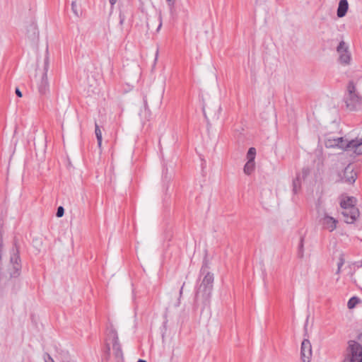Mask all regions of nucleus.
Masks as SVG:
<instances>
[{"label": "nucleus", "mask_w": 362, "mask_h": 362, "mask_svg": "<svg viewBox=\"0 0 362 362\" xmlns=\"http://www.w3.org/2000/svg\"><path fill=\"white\" fill-rule=\"evenodd\" d=\"M344 100L350 110H355L362 105V96L358 91L356 83L353 81L348 83Z\"/></svg>", "instance_id": "1"}, {"label": "nucleus", "mask_w": 362, "mask_h": 362, "mask_svg": "<svg viewBox=\"0 0 362 362\" xmlns=\"http://www.w3.org/2000/svg\"><path fill=\"white\" fill-rule=\"evenodd\" d=\"M358 339L359 342L349 341L347 353L343 362H362V332Z\"/></svg>", "instance_id": "2"}, {"label": "nucleus", "mask_w": 362, "mask_h": 362, "mask_svg": "<svg viewBox=\"0 0 362 362\" xmlns=\"http://www.w3.org/2000/svg\"><path fill=\"white\" fill-rule=\"evenodd\" d=\"M213 283L214 275L207 272L197 291L196 298H199L202 296L204 300H208L213 289Z\"/></svg>", "instance_id": "3"}, {"label": "nucleus", "mask_w": 362, "mask_h": 362, "mask_svg": "<svg viewBox=\"0 0 362 362\" xmlns=\"http://www.w3.org/2000/svg\"><path fill=\"white\" fill-rule=\"evenodd\" d=\"M49 66V58L48 48L46 49V53L44 59L43 73L40 81L37 83V89L40 95H45L49 92V83L47 79V71Z\"/></svg>", "instance_id": "4"}, {"label": "nucleus", "mask_w": 362, "mask_h": 362, "mask_svg": "<svg viewBox=\"0 0 362 362\" xmlns=\"http://www.w3.org/2000/svg\"><path fill=\"white\" fill-rule=\"evenodd\" d=\"M109 338L112 339V350L115 358L117 361L123 359V352L116 331L112 329L109 333Z\"/></svg>", "instance_id": "5"}, {"label": "nucleus", "mask_w": 362, "mask_h": 362, "mask_svg": "<svg viewBox=\"0 0 362 362\" xmlns=\"http://www.w3.org/2000/svg\"><path fill=\"white\" fill-rule=\"evenodd\" d=\"M202 110L205 118L209 121V118L212 120L218 119L221 108L219 105L216 104L214 105L213 108L212 107L204 105Z\"/></svg>", "instance_id": "6"}, {"label": "nucleus", "mask_w": 362, "mask_h": 362, "mask_svg": "<svg viewBox=\"0 0 362 362\" xmlns=\"http://www.w3.org/2000/svg\"><path fill=\"white\" fill-rule=\"evenodd\" d=\"M342 215L344 217L345 222L353 223L359 216V211L356 207H349V209H343Z\"/></svg>", "instance_id": "7"}, {"label": "nucleus", "mask_w": 362, "mask_h": 362, "mask_svg": "<svg viewBox=\"0 0 362 362\" xmlns=\"http://www.w3.org/2000/svg\"><path fill=\"white\" fill-rule=\"evenodd\" d=\"M301 359L303 362H309L312 356L311 344L309 340L304 339L301 344Z\"/></svg>", "instance_id": "8"}, {"label": "nucleus", "mask_w": 362, "mask_h": 362, "mask_svg": "<svg viewBox=\"0 0 362 362\" xmlns=\"http://www.w3.org/2000/svg\"><path fill=\"white\" fill-rule=\"evenodd\" d=\"M356 177V173L354 170V168L349 165L345 168L341 179L343 182L353 184L355 182Z\"/></svg>", "instance_id": "9"}, {"label": "nucleus", "mask_w": 362, "mask_h": 362, "mask_svg": "<svg viewBox=\"0 0 362 362\" xmlns=\"http://www.w3.org/2000/svg\"><path fill=\"white\" fill-rule=\"evenodd\" d=\"M27 37L31 41H36L39 37V31L35 22L32 21L27 28Z\"/></svg>", "instance_id": "10"}, {"label": "nucleus", "mask_w": 362, "mask_h": 362, "mask_svg": "<svg viewBox=\"0 0 362 362\" xmlns=\"http://www.w3.org/2000/svg\"><path fill=\"white\" fill-rule=\"evenodd\" d=\"M337 221L334 218L325 216L322 219V226L325 229L333 231L337 227Z\"/></svg>", "instance_id": "11"}, {"label": "nucleus", "mask_w": 362, "mask_h": 362, "mask_svg": "<svg viewBox=\"0 0 362 362\" xmlns=\"http://www.w3.org/2000/svg\"><path fill=\"white\" fill-rule=\"evenodd\" d=\"M346 146L351 148L357 154H362V137L360 139L356 137V139L351 140Z\"/></svg>", "instance_id": "12"}, {"label": "nucleus", "mask_w": 362, "mask_h": 362, "mask_svg": "<svg viewBox=\"0 0 362 362\" xmlns=\"http://www.w3.org/2000/svg\"><path fill=\"white\" fill-rule=\"evenodd\" d=\"M324 156L320 151H316L314 153L313 164L317 170H320L324 165Z\"/></svg>", "instance_id": "13"}, {"label": "nucleus", "mask_w": 362, "mask_h": 362, "mask_svg": "<svg viewBox=\"0 0 362 362\" xmlns=\"http://www.w3.org/2000/svg\"><path fill=\"white\" fill-rule=\"evenodd\" d=\"M348 8L349 4L347 0H340L337 12V16L339 18L344 17L348 11Z\"/></svg>", "instance_id": "14"}, {"label": "nucleus", "mask_w": 362, "mask_h": 362, "mask_svg": "<svg viewBox=\"0 0 362 362\" xmlns=\"http://www.w3.org/2000/svg\"><path fill=\"white\" fill-rule=\"evenodd\" d=\"M356 199L353 197H346V199L341 202L340 205L343 209H349L355 206Z\"/></svg>", "instance_id": "15"}, {"label": "nucleus", "mask_w": 362, "mask_h": 362, "mask_svg": "<svg viewBox=\"0 0 362 362\" xmlns=\"http://www.w3.org/2000/svg\"><path fill=\"white\" fill-rule=\"evenodd\" d=\"M351 54L349 51L344 53V54H341L339 56V61L341 64L347 65L349 64L351 62Z\"/></svg>", "instance_id": "16"}, {"label": "nucleus", "mask_w": 362, "mask_h": 362, "mask_svg": "<svg viewBox=\"0 0 362 362\" xmlns=\"http://www.w3.org/2000/svg\"><path fill=\"white\" fill-rule=\"evenodd\" d=\"M347 51H349V47L344 41H341L337 47V52L339 54V56L344 54Z\"/></svg>", "instance_id": "17"}, {"label": "nucleus", "mask_w": 362, "mask_h": 362, "mask_svg": "<svg viewBox=\"0 0 362 362\" xmlns=\"http://www.w3.org/2000/svg\"><path fill=\"white\" fill-rule=\"evenodd\" d=\"M255 170V162L247 161L244 166V173L246 175H250Z\"/></svg>", "instance_id": "18"}, {"label": "nucleus", "mask_w": 362, "mask_h": 362, "mask_svg": "<svg viewBox=\"0 0 362 362\" xmlns=\"http://www.w3.org/2000/svg\"><path fill=\"white\" fill-rule=\"evenodd\" d=\"M304 257V238H300V243L298 247V257L302 259Z\"/></svg>", "instance_id": "19"}, {"label": "nucleus", "mask_w": 362, "mask_h": 362, "mask_svg": "<svg viewBox=\"0 0 362 362\" xmlns=\"http://www.w3.org/2000/svg\"><path fill=\"white\" fill-rule=\"evenodd\" d=\"M338 141L337 137L334 138L332 139H327V141H325V146L327 148L337 147L338 144H340V142H341V141Z\"/></svg>", "instance_id": "20"}, {"label": "nucleus", "mask_w": 362, "mask_h": 362, "mask_svg": "<svg viewBox=\"0 0 362 362\" xmlns=\"http://www.w3.org/2000/svg\"><path fill=\"white\" fill-rule=\"evenodd\" d=\"M337 141H341L340 144H338L337 147L341 149H349L352 150L351 148L346 146V144H349L351 141L344 140V137H337Z\"/></svg>", "instance_id": "21"}, {"label": "nucleus", "mask_w": 362, "mask_h": 362, "mask_svg": "<svg viewBox=\"0 0 362 362\" xmlns=\"http://www.w3.org/2000/svg\"><path fill=\"white\" fill-rule=\"evenodd\" d=\"M360 302L361 300L358 297L354 296L349 300L347 306L349 309H352Z\"/></svg>", "instance_id": "22"}, {"label": "nucleus", "mask_w": 362, "mask_h": 362, "mask_svg": "<svg viewBox=\"0 0 362 362\" xmlns=\"http://www.w3.org/2000/svg\"><path fill=\"white\" fill-rule=\"evenodd\" d=\"M300 175L296 176V178L293 181V191L296 194L300 187Z\"/></svg>", "instance_id": "23"}, {"label": "nucleus", "mask_w": 362, "mask_h": 362, "mask_svg": "<svg viewBox=\"0 0 362 362\" xmlns=\"http://www.w3.org/2000/svg\"><path fill=\"white\" fill-rule=\"evenodd\" d=\"M71 10H72V12L74 13V14L76 17H79L82 14V11H81V8L77 6L76 1H72V3H71Z\"/></svg>", "instance_id": "24"}, {"label": "nucleus", "mask_w": 362, "mask_h": 362, "mask_svg": "<svg viewBox=\"0 0 362 362\" xmlns=\"http://www.w3.org/2000/svg\"><path fill=\"white\" fill-rule=\"evenodd\" d=\"M255 155L256 149L253 147L250 148L247 153V161L255 162Z\"/></svg>", "instance_id": "25"}, {"label": "nucleus", "mask_w": 362, "mask_h": 362, "mask_svg": "<svg viewBox=\"0 0 362 362\" xmlns=\"http://www.w3.org/2000/svg\"><path fill=\"white\" fill-rule=\"evenodd\" d=\"M310 173V170L308 167L303 168L302 170V178L305 179Z\"/></svg>", "instance_id": "26"}, {"label": "nucleus", "mask_w": 362, "mask_h": 362, "mask_svg": "<svg viewBox=\"0 0 362 362\" xmlns=\"http://www.w3.org/2000/svg\"><path fill=\"white\" fill-rule=\"evenodd\" d=\"M64 214V209L63 208V206H59L57 210L56 216L58 218H60V217L63 216Z\"/></svg>", "instance_id": "27"}, {"label": "nucleus", "mask_w": 362, "mask_h": 362, "mask_svg": "<svg viewBox=\"0 0 362 362\" xmlns=\"http://www.w3.org/2000/svg\"><path fill=\"white\" fill-rule=\"evenodd\" d=\"M44 359L45 362H54L53 358L50 356V355L47 353L44 354Z\"/></svg>", "instance_id": "28"}, {"label": "nucleus", "mask_w": 362, "mask_h": 362, "mask_svg": "<svg viewBox=\"0 0 362 362\" xmlns=\"http://www.w3.org/2000/svg\"><path fill=\"white\" fill-rule=\"evenodd\" d=\"M95 136H102V132L100 129V127L97 124H95Z\"/></svg>", "instance_id": "29"}, {"label": "nucleus", "mask_w": 362, "mask_h": 362, "mask_svg": "<svg viewBox=\"0 0 362 362\" xmlns=\"http://www.w3.org/2000/svg\"><path fill=\"white\" fill-rule=\"evenodd\" d=\"M105 353L107 354V356L109 357L110 356V347L109 344H106Z\"/></svg>", "instance_id": "30"}, {"label": "nucleus", "mask_w": 362, "mask_h": 362, "mask_svg": "<svg viewBox=\"0 0 362 362\" xmlns=\"http://www.w3.org/2000/svg\"><path fill=\"white\" fill-rule=\"evenodd\" d=\"M15 92H16V95L18 97L21 98L23 96V94H22L21 91L19 90L18 88H16V91Z\"/></svg>", "instance_id": "31"}, {"label": "nucleus", "mask_w": 362, "mask_h": 362, "mask_svg": "<svg viewBox=\"0 0 362 362\" xmlns=\"http://www.w3.org/2000/svg\"><path fill=\"white\" fill-rule=\"evenodd\" d=\"M344 264V261L343 259H341L340 262L338 263V269H337V273H339L340 272V269H341V266Z\"/></svg>", "instance_id": "32"}, {"label": "nucleus", "mask_w": 362, "mask_h": 362, "mask_svg": "<svg viewBox=\"0 0 362 362\" xmlns=\"http://www.w3.org/2000/svg\"><path fill=\"white\" fill-rule=\"evenodd\" d=\"M124 17L121 13L119 14V23L122 25L124 23Z\"/></svg>", "instance_id": "33"}, {"label": "nucleus", "mask_w": 362, "mask_h": 362, "mask_svg": "<svg viewBox=\"0 0 362 362\" xmlns=\"http://www.w3.org/2000/svg\"><path fill=\"white\" fill-rule=\"evenodd\" d=\"M102 139H103V137H97L98 144V146H99V147H100V146H101V144H102Z\"/></svg>", "instance_id": "34"}, {"label": "nucleus", "mask_w": 362, "mask_h": 362, "mask_svg": "<svg viewBox=\"0 0 362 362\" xmlns=\"http://www.w3.org/2000/svg\"><path fill=\"white\" fill-rule=\"evenodd\" d=\"M109 1L110 3L111 6H112L117 2V0H109Z\"/></svg>", "instance_id": "35"}, {"label": "nucleus", "mask_w": 362, "mask_h": 362, "mask_svg": "<svg viewBox=\"0 0 362 362\" xmlns=\"http://www.w3.org/2000/svg\"><path fill=\"white\" fill-rule=\"evenodd\" d=\"M170 6L173 5L175 0H167Z\"/></svg>", "instance_id": "36"}, {"label": "nucleus", "mask_w": 362, "mask_h": 362, "mask_svg": "<svg viewBox=\"0 0 362 362\" xmlns=\"http://www.w3.org/2000/svg\"><path fill=\"white\" fill-rule=\"evenodd\" d=\"M144 103L145 107H146V106H147V98H146V96L144 97Z\"/></svg>", "instance_id": "37"}, {"label": "nucleus", "mask_w": 362, "mask_h": 362, "mask_svg": "<svg viewBox=\"0 0 362 362\" xmlns=\"http://www.w3.org/2000/svg\"><path fill=\"white\" fill-rule=\"evenodd\" d=\"M332 125L334 127H335V128H337V127H338V124H337V122H332Z\"/></svg>", "instance_id": "38"}, {"label": "nucleus", "mask_w": 362, "mask_h": 362, "mask_svg": "<svg viewBox=\"0 0 362 362\" xmlns=\"http://www.w3.org/2000/svg\"><path fill=\"white\" fill-rule=\"evenodd\" d=\"M202 273H205V272H206V268H205V267H204V266H203V267H202Z\"/></svg>", "instance_id": "39"}, {"label": "nucleus", "mask_w": 362, "mask_h": 362, "mask_svg": "<svg viewBox=\"0 0 362 362\" xmlns=\"http://www.w3.org/2000/svg\"><path fill=\"white\" fill-rule=\"evenodd\" d=\"M158 56V49H157V51H156V58H155V61H156V60H157Z\"/></svg>", "instance_id": "40"}, {"label": "nucleus", "mask_w": 362, "mask_h": 362, "mask_svg": "<svg viewBox=\"0 0 362 362\" xmlns=\"http://www.w3.org/2000/svg\"><path fill=\"white\" fill-rule=\"evenodd\" d=\"M161 25H162V23H161V22H160V23H159V25H158V28H157V30H160V28H161Z\"/></svg>", "instance_id": "41"}, {"label": "nucleus", "mask_w": 362, "mask_h": 362, "mask_svg": "<svg viewBox=\"0 0 362 362\" xmlns=\"http://www.w3.org/2000/svg\"><path fill=\"white\" fill-rule=\"evenodd\" d=\"M137 362H146V361L143 360V359H139V361Z\"/></svg>", "instance_id": "42"}, {"label": "nucleus", "mask_w": 362, "mask_h": 362, "mask_svg": "<svg viewBox=\"0 0 362 362\" xmlns=\"http://www.w3.org/2000/svg\"><path fill=\"white\" fill-rule=\"evenodd\" d=\"M43 142L45 143V144L47 143L46 137L43 138Z\"/></svg>", "instance_id": "43"}, {"label": "nucleus", "mask_w": 362, "mask_h": 362, "mask_svg": "<svg viewBox=\"0 0 362 362\" xmlns=\"http://www.w3.org/2000/svg\"><path fill=\"white\" fill-rule=\"evenodd\" d=\"M337 132H330L329 134H337Z\"/></svg>", "instance_id": "44"}, {"label": "nucleus", "mask_w": 362, "mask_h": 362, "mask_svg": "<svg viewBox=\"0 0 362 362\" xmlns=\"http://www.w3.org/2000/svg\"><path fill=\"white\" fill-rule=\"evenodd\" d=\"M182 287L181 288V290H180V294H182Z\"/></svg>", "instance_id": "45"}, {"label": "nucleus", "mask_w": 362, "mask_h": 362, "mask_svg": "<svg viewBox=\"0 0 362 362\" xmlns=\"http://www.w3.org/2000/svg\"><path fill=\"white\" fill-rule=\"evenodd\" d=\"M360 263H361V266L362 267V260L360 262Z\"/></svg>", "instance_id": "46"}]
</instances>
